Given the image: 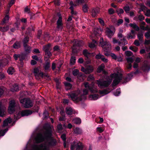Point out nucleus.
Instances as JSON below:
<instances>
[{
	"label": "nucleus",
	"mask_w": 150,
	"mask_h": 150,
	"mask_svg": "<svg viewBox=\"0 0 150 150\" xmlns=\"http://www.w3.org/2000/svg\"><path fill=\"white\" fill-rule=\"evenodd\" d=\"M103 56V55H102V54H98L96 56V59H101Z\"/></svg>",
	"instance_id": "52"
},
{
	"label": "nucleus",
	"mask_w": 150,
	"mask_h": 150,
	"mask_svg": "<svg viewBox=\"0 0 150 150\" xmlns=\"http://www.w3.org/2000/svg\"><path fill=\"white\" fill-rule=\"evenodd\" d=\"M32 112L31 111L28 110H25L21 112H19L18 113L17 112L16 114L14 115V118L16 120H18L21 116H27L31 115Z\"/></svg>",
	"instance_id": "4"
},
{
	"label": "nucleus",
	"mask_w": 150,
	"mask_h": 150,
	"mask_svg": "<svg viewBox=\"0 0 150 150\" xmlns=\"http://www.w3.org/2000/svg\"><path fill=\"white\" fill-rule=\"evenodd\" d=\"M123 22V20L122 19H119L117 21V25H120Z\"/></svg>",
	"instance_id": "60"
},
{
	"label": "nucleus",
	"mask_w": 150,
	"mask_h": 150,
	"mask_svg": "<svg viewBox=\"0 0 150 150\" xmlns=\"http://www.w3.org/2000/svg\"><path fill=\"white\" fill-rule=\"evenodd\" d=\"M142 69L144 71H148L149 67L147 64H144L142 67Z\"/></svg>",
	"instance_id": "41"
},
{
	"label": "nucleus",
	"mask_w": 150,
	"mask_h": 150,
	"mask_svg": "<svg viewBox=\"0 0 150 150\" xmlns=\"http://www.w3.org/2000/svg\"><path fill=\"white\" fill-rule=\"evenodd\" d=\"M43 49L45 51H49L50 50V45H48L43 47Z\"/></svg>",
	"instance_id": "40"
},
{
	"label": "nucleus",
	"mask_w": 150,
	"mask_h": 150,
	"mask_svg": "<svg viewBox=\"0 0 150 150\" xmlns=\"http://www.w3.org/2000/svg\"><path fill=\"white\" fill-rule=\"evenodd\" d=\"M66 113L68 115H71L72 113H74L75 112L74 110L70 107H67L66 109Z\"/></svg>",
	"instance_id": "19"
},
{
	"label": "nucleus",
	"mask_w": 150,
	"mask_h": 150,
	"mask_svg": "<svg viewBox=\"0 0 150 150\" xmlns=\"http://www.w3.org/2000/svg\"><path fill=\"white\" fill-rule=\"evenodd\" d=\"M72 122L76 124H79L81 123V120L79 118H76L73 120Z\"/></svg>",
	"instance_id": "32"
},
{
	"label": "nucleus",
	"mask_w": 150,
	"mask_h": 150,
	"mask_svg": "<svg viewBox=\"0 0 150 150\" xmlns=\"http://www.w3.org/2000/svg\"><path fill=\"white\" fill-rule=\"evenodd\" d=\"M67 95L75 103H77L82 100V97L83 96L81 95L80 91L79 90L69 93L67 94Z\"/></svg>",
	"instance_id": "3"
},
{
	"label": "nucleus",
	"mask_w": 150,
	"mask_h": 150,
	"mask_svg": "<svg viewBox=\"0 0 150 150\" xmlns=\"http://www.w3.org/2000/svg\"><path fill=\"white\" fill-rule=\"evenodd\" d=\"M97 44V43L95 41L93 40L92 42L89 44V46L91 48H93L95 47Z\"/></svg>",
	"instance_id": "22"
},
{
	"label": "nucleus",
	"mask_w": 150,
	"mask_h": 150,
	"mask_svg": "<svg viewBox=\"0 0 150 150\" xmlns=\"http://www.w3.org/2000/svg\"><path fill=\"white\" fill-rule=\"evenodd\" d=\"M115 71L116 72L111 75L110 76L108 77L107 81H98L97 84L98 86L101 88L107 87L110 84L113 79H114L113 85L115 86L118 84L122 79V74L119 68L116 69Z\"/></svg>",
	"instance_id": "2"
},
{
	"label": "nucleus",
	"mask_w": 150,
	"mask_h": 150,
	"mask_svg": "<svg viewBox=\"0 0 150 150\" xmlns=\"http://www.w3.org/2000/svg\"><path fill=\"white\" fill-rule=\"evenodd\" d=\"M145 15L147 16H150V10H147L145 13Z\"/></svg>",
	"instance_id": "54"
},
{
	"label": "nucleus",
	"mask_w": 150,
	"mask_h": 150,
	"mask_svg": "<svg viewBox=\"0 0 150 150\" xmlns=\"http://www.w3.org/2000/svg\"><path fill=\"white\" fill-rule=\"evenodd\" d=\"M79 71L77 69H75L73 71V74L74 76L76 75L78 73Z\"/></svg>",
	"instance_id": "55"
},
{
	"label": "nucleus",
	"mask_w": 150,
	"mask_h": 150,
	"mask_svg": "<svg viewBox=\"0 0 150 150\" xmlns=\"http://www.w3.org/2000/svg\"><path fill=\"white\" fill-rule=\"evenodd\" d=\"M76 59L74 57H72L70 60V62L71 64H74L75 62Z\"/></svg>",
	"instance_id": "43"
},
{
	"label": "nucleus",
	"mask_w": 150,
	"mask_h": 150,
	"mask_svg": "<svg viewBox=\"0 0 150 150\" xmlns=\"http://www.w3.org/2000/svg\"><path fill=\"white\" fill-rule=\"evenodd\" d=\"M20 43L19 42H16L13 45V47L14 48H18L20 47Z\"/></svg>",
	"instance_id": "33"
},
{
	"label": "nucleus",
	"mask_w": 150,
	"mask_h": 150,
	"mask_svg": "<svg viewBox=\"0 0 150 150\" xmlns=\"http://www.w3.org/2000/svg\"><path fill=\"white\" fill-rule=\"evenodd\" d=\"M83 53L84 55L87 58H88L89 57L91 56L92 54L86 50H84L83 51Z\"/></svg>",
	"instance_id": "27"
},
{
	"label": "nucleus",
	"mask_w": 150,
	"mask_h": 150,
	"mask_svg": "<svg viewBox=\"0 0 150 150\" xmlns=\"http://www.w3.org/2000/svg\"><path fill=\"white\" fill-rule=\"evenodd\" d=\"M74 132L76 134H80L82 132V130L79 128H76L74 129Z\"/></svg>",
	"instance_id": "29"
},
{
	"label": "nucleus",
	"mask_w": 150,
	"mask_h": 150,
	"mask_svg": "<svg viewBox=\"0 0 150 150\" xmlns=\"http://www.w3.org/2000/svg\"><path fill=\"white\" fill-rule=\"evenodd\" d=\"M117 12L118 13V15L120 16L121 13H123L124 11L122 9L120 8L117 10Z\"/></svg>",
	"instance_id": "47"
},
{
	"label": "nucleus",
	"mask_w": 150,
	"mask_h": 150,
	"mask_svg": "<svg viewBox=\"0 0 150 150\" xmlns=\"http://www.w3.org/2000/svg\"><path fill=\"white\" fill-rule=\"evenodd\" d=\"M120 93V88H118L116 90L115 92H114V95L115 96H117Z\"/></svg>",
	"instance_id": "45"
},
{
	"label": "nucleus",
	"mask_w": 150,
	"mask_h": 150,
	"mask_svg": "<svg viewBox=\"0 0 150 150\" xmlns=\"http://www.w3.org/2000/svg\"><path fill=\"white\" fill-rule=\"evenodd\" d=\"M75 148L76 150H82L83 145L80 142L74 141L71 144V150H74Z\"/></svg>",
	"instance_id": "6"
},
{
	"label": "nucleus",
	"mask_w": 150,
	"mask_h": 150,
	"mask_svg": "<svg viewBox=\"0 0 150 150\" xmlns=\"http://www.w3.org/2000/svg\"><path fill=\"white\" fill-rule=\"evenodd\" d=\"M125 53L126 55L128 57L131 56L132 55V53L130 51H126Z\"/></svg>",
	"instance_id": "48"
},
{
	"label": "nucleus",
	"mask_w": 150,
	"mask_h": 150,
	"mask_svg": "<svg viewBox=\"0 0 150 150\" xmlns=\"http://www.w3.org/2000/svg\"><path fill=\"white\" fill-rule=\"evenodd\" d=\"M99 12V10L98 8H97L93 9L92 11V16L93 17H95Z\"/></svg>",
	"instance_id": "21"
},
{
	"label": "nucleus",
	"mask_w": 150,
	"mask_h": 150,
	"mask_svg": "<svg viewBox=\"0 0 150 150\" xmlns=\"http://www.w3.org/2000/svg\"><path fill=\"white\" fill-rule=\"evenodd\" d=\"M6 110L5 106L0 102V117H3L5 115Z\"/></svg>",
	"instance_id": "14"
},
{
	"label": "nucleus",
	"mask_w": 150,
	"mask_h": 150,
	"mask_svg": "<svg viewBox=\"0 0 150 150\" xmlns=\"http://www.w3.org/2000/svg\"><path fill=\"white\" fill-rule=\"evenodd\" d=\"M33 72L35 74V76L37 79H38L39 76H41L42 78H48V75L46 74H43L41 72V71L39 70L38 68H35L34 69Z\"/></svg>",
	"instance_id": "9"
},
{
	"label": "nucleus",
	"mask_w": 150,
	"mask_h": 150,
	"mask_svg": "<svg viewBox=\"0 0 150 150\" xmlns=\"http://www.w3.org/2000/svg\"><path fill=\"white\" fill-rule=\"evenodd\" d=\"M57 28L58 30H61L63 28V24L62 23V18L61 16H59V18L57 21Z\"/></svg>",
	"instance_id": "15"
},
{
	"label": "nucleus",
	"mask_w": 150,
	"mask_h": 150,
	"mask_svg": "<svg viewBox=\"0 0 150 150\" xmlns=\"http://www.w3.org/2000/svg\"><path fill=\"white\" fill-rule=\"evenodd\" d=\"M5 77V75L4 73L3 72H0V79H2Z\"/></svg>",
	"instance_id": "59"
},
{
	"label": "nucleus",
	"mask_w": 150,
	"mask_h": 150,
	"mask_svg": "<svg viewBox=\"0 0 150 150\" xmlns=\"http://www.w3.org/2000/svg\"><path fill=\"white\" fill-rule=\"evenodd\" d=\"M9 19V17L8 16L6 15V16L5 17L4 19L3 20L1 24H4L7 22Z\"/></svg>",
	"instance_id": "37"
},
{
	"label": "nucleus",
	"mask_w": 150,
	"mask_h": 150,
	"mask_svg": "<svg viewBox=\"0 0 150 150\" xmlns=\"http://www.w3.org/2000/svg\"><path fill=\"white\" fill-rule=\"evenodd\" d=\"M105 67V65L103 64H101L100 66H99L97 69V71L98 72L100 73L102 71L104 68Z\"/></svg>",
	"instance_id": "28"
},
{
	"label": "nucleus",
	"mask_w": 150,
	"mask_h": 150,
	"mask_svg": "<svg viewBox=\"0 0 150 150\" xmlns=\"http://www.w3.org/2000/svg\"><path fill=\"white\" fill-rule=\"evenodd\" d=\"M54 1L55 5H59V0H54Z\"/></svg>",
	"instance_id": "63"
},
{
	"label": "nucleus",
	"mask_w": 150,
	"mask_h": 150,
	"mask_svg": "<svg viewBox=\"0 0 150 150\" xmlns=\"http://www.w3.org/2000/svg\"><path fill=\"white\" fill-rule=\"evenodd\" d=\"M108 13L109 14H112L114 13L115 11L113 9L110 8L108 10Z\"/></svg>",
	"instance_id": "51"
},
{
	"label": "nucleus",
	"mask_w": 150,
	"mask_h": 150,
	"mask_svg": "<svg viewBox=\"0 0 150 150\" xmlns=\"http://www.w3.org/2000/svg\"><path fill=\"white\" fill-rule=\"evenodd\" d=\"M138 71H137L134 73L132 72L130 74L128 75L127 77L125 78L124 81L123 82V83H126L127 82H128L132 77L134 74H137Z\"/></svg>",
	"instance_id": "17"
},
{
	"label": "nucleus",
	"mask_w": 150,
	"mask_h": 150,
	"mask_svg": "<svg viewBox=\"0 0 150 150\" xmlns=\"http://www.w3.org/2000/svg\"><path fill=\"white\" fill-rule=\"evenodd\" d=\"M61 138L64 141V142H66V137L65 134H62L61 136Z\"/></svg>",
	"instance_id": "58"
},
{
	"label": "nucleus",
	"mask_w": 150,
	"mask_h": 150,
	"mask_svg": "<svg viewBox=\"0 0 150 150\" xmlns=\"http://www.w3.org/2000/svg\"><path fill=\"white\" fill-rule=\"evenodd\" d=\"M100 44L101 47H103L105 46L104 50L105 51H107L111 49V46L109 42L104 41L103 38H100Z\"/></svg>",
	"instance_id": "8"
},
{
	"label": "nucleus",
	"mask_w": 150,
	"mask_h": 150,
	"mask_svg": "<svg viewBox=\"0 0 150 150\" xmlns=\"http://www.w3.org/2000/svg\"><path fill=\"white\" fill-rule=\"evenodd\" d=\"M101 60H102V61L103 62H104L106 63V62H108V59H107L105 58L103 56L102 57V58L101 59Z\"/></svg>",
	"instance_id": "61"
},
{
	"label": "nucleus",
	"mask_w": 150,
	"mask_h": 150,
	"mask_svg": "<svg viewBox=\"0 0 150 150\" xmlns=\"http://www.w3.org/2000/svg\"><path fill=\"white\" fill-rule=\"evenodd\" d=\"M112 42L113 44H115L117 43L119 45L121 44V42L120 41H118L115 39V38H112Z\"/></svg>",
	"instance_id": "38"
},
{
	"label": "nucleus",
	"mask_w": 150,
	"mask_h": 150,
	"mask_svg": "<svg viewBox=\"0 0 150 150\" xmlns=\"http://www.w3.org/2000/svg\"><path fill=\"white\" fill-rule=\"evenodd\" d=\"M139 19L140 20L142 21L144 19V17L142 15H140L138 17Z\"/></svg>",
	"instance_id": "64"
},
{
	"label": "nucleus",
	"mask_w": 150,
	"mask_h": 150,
	"mask_svg": "<svg viewBox=\"0 0 150 150\" xmlns=\"http://www.w3.org/2000/svg\"><path fill=\"white\" fill-rule=\"evenodd\" d=\"M14 72V69L11 67L9 68L7 71V72L9 74H12Z\"/></svg>",
	"instance_id": "34"
},
{
	"label": "nucleus",
	"mask_w": 150,
	"mask_h": 150,
	"mask_svg": "<svg viewBox=\"0 0 150 150\" xmlns=\"http://www.w3.org/2000/svg\"><path fill=\"white\" fill-rule=\"evenodd\" d=\"M51 132L50 131H47L43 134H38L35 138L36 142L39 143L43 141H45V143L40 146L35 145L32 150H49L50 146L55 145L56 141L51 137Z\"/></svg>",
	"instance_id": "1"
},
{
	"label": "nucleus",
	"mask_w": 150,
	"mask_h": 150,
	"mask_svg": "<svg viewBox=\"0 0 150 150\" xmlns=\"http://www.w3.org/2000/svg\"><path fill=\"white\" fill-rule=\"evenodd\" d=\"M135 36L132 35L131 33H129L127 34V38L128 39L134 38Z\"/></svg>",
	"instance_id": "39"
},
{
	"label": "nucleus",
	"mask_w": 150,
	"mask_h": 150,
	"mask_svg": "<svg viewBox=\"0 0 150 150\" xmlns=\"http://www.w3.org/2000/svg\"><path fill=\"white\" fill-rule=\"evenodd\" d=\"M84 84L85 87L90 90L92 93H95L97 92L93 84L89 85L87 82H85L84 83Z\"/></svg>",
	"instance_id": "11"
},
{
	"label": "nucleus",
	"mask_w": 150,
	"mask_h": 150,
	"mask_svg": "<svg viewBox=\"0 0 150 150\" xmlns=\"http://www.w3.org/2000/svg\"><path fill=\"white\" fill-rule=\"evenodd\" d=\"M89 98L90 100H95L99 98V96L97 94L91 95L89 96Z\"/></svg>",
	"instance_id": "20"
},
{
	"label": "nucleus",
	"mask_w": 150,
	"mask_h": 150,
	"mask_svg": "<svg viewBox=\"0 0 150 150\" xmlns=\"http://www.w3.org/2000/svg\"><path fill=\"white\" fill-rule=\"evenodd\" d=\"M145 36L147 38L150 37V31H149L146 32L145 34Z\"/></svg>",
	"instance_id": "50"
},
{
	"label": "nucleus",
	"mask_w": 150,
	"mask_h": 150,
	"mask_svg": "<svg viewBox=\"0 0 150 150\" xmlns=\"http://www.w3.org/2000/svg\"><path fill=\"white\" fill-rule=\"evenodd\" d=\"M115 30V28L114 26H111L105 29V33L108 37L111 38L114 35Z\"/></svg>",
	"instance_id": "7"
},
{
	"label": "nucleus",
	"mask_w": 150,
	"mask_h": 150,
	"mask_svg": "<svg viewBox=\"0 0 150 150\" xmlns=\"http://www.w3.org/2000/svg\"><path fill=\"white\" fill-rule=\"evenodd\" d=\"M81 71L86 74H89L93 71V68L92 66L88 65L86 69H85L82 67L81 68Z\"/></svg>",
	"instance_id": "13"
},
{
	"label": "nucleus",
	"mask_w": 150,
	"mask_h": 150,
	"mask_svg": "<svg viewBox=\"0 0 150 150\" xmlns=\"http://www.w3.org/2000/svg\"><path fill=\"white\" fill-rule=\"evenodd\" d=\"M138 38L141 42H143V35L142 33H139L137 35Z\"/></svg>",
	"instance_id": "25"
},
{
	"label": "nucleus",
	"mask_w": 150,
	"mask_h": 150,
	"mask_svg": "<svg viewBox=\"0 0 150 150\" xmlns=\"http://www.w3.org/2000/svg\"><path fill=\"white\" fill-rule=\"evenodd\" d=\"M45 53L46 55H47L49 57H50L51 55V54L50 50L45 51Z\"/></svg>",
	"instance_id": "56"
},
{
	"label": "nucleus",
	"mask_w": 150,
	"mask_h": 150,
	"mask_svg": "<svg viewBox=\"0 0 150 150\" xmlns=\"http://www.w3.org/2000/svg\"><path fill=\"white\" fill-rule=\"evenodd\" d=\"M50 62H47L44 65V67L45 69L46 70H48L50 69Z\"/></svg>",
	"instance_id": "24"
},
{
	"label": "nucleus",
	"mask_w": 150,
	"mask_h": 150,
	"mask_svg": "<svg viewBox=\"0 0 150 150\" xmlns=\"http://www.w3.org/2000/svg\"><path fill=\"white\" fill-rule=\"evenodd\" d=\"M73 47L72 48V51L74 52H75V48L76 46H79L81 45L82 42L77 40H75L73 42Z\"/></svg>",
	"instance_id": "16"
},
{
	"label": "nucleus",
	"mask_w": 150,
	"mask_h": 150,
	"mask_svg": "<svg viewBox=\"0 0 150 150\" xmlns=\"http://www.w3.org/2000/svg\"><path fill=\"white\" fill-rule=\"evenodd\" d=\"M18 90V87L16 84L14 85L11 88V91L13 92L16 91Z\"/></svg>",
	"instance_id": "30"
},
{
	"label": "nucleus",
	"mask_w": 150,
	"mask_h": 150,
	"mask_svg": "<svg viewBox=\"0 0 150 150\" xmlns=\"http://www.w3.org/2000/svg\"><path fill=\"white\" fill-rule=\"evenodd\" d=\"M127 62L129 64H131L133 61V59L132 57H127L126 58Z\"/></svg>",
	"instance_id": "44"
},
{
	"label": "nucleus",
	"mask_w": 150,
	"mask_h": 150,
	"mask_svg": "<svg viewBox=\"0 0 150 150\" xmlns=\"http://www.w3.org/2000/svg\"><path fill=\"white\" fill-rule=\"evenodd\" d=\"M129 25L130 27H132L133 28L135 29L136 30H139V28L137 25H136V24L135 23H130Z\"/></svg>",
	"instance_id": "26"
},
{
	"label": "nucleus",
	"mask_w": 150,
	"mask_h": 150,
	"mask_svg": "<svg viewBox=\"0 0 150 150\" xmlns=\"http://www.w3.org/2000/svg\"><path fill=\"white\" fill-rule=\"evenodd\" d=\"M9 105L8 108V111L10 114L13 113L15 110V103L14 100H12L9 102Z\"/></svg>",
	"instance_id": "10"
},
{
	"label": "nucleus",
	"mask_w": 150,
	"mask_h": 150,
	"mask_svg": "<svg viewBox=\"0 0 150 150\" xmlns=\"http://www.w3.org/2000/svg\"><path fill=\"white\" fill-rule=\"evenodd\" d=\"M8 129H5L4 130H0V136H3L5 134L6 132L8 131Z\"/></svg>",
	"instance_id": "36"
},
{
	"label": "nucleus",
	"mask_w": 150,
	"mask_h": 150,
	"mask_svg": "<svg viewBox=\"0 0 150 150\" xmlns=\"http://www.w3.org/2000/svg\"><path fill=\"white\" fill-rule=\"evenodd\" d=\"M29 40V38L26 37L23 40V45L25 50L28 52H29L30 51V48L26 44Z\"/></svg>",
	"instance_id": "12"
},
{
	"label": "nucleus",
	"mask_w": 150,
	"mask_h": 150,
	"mask_svg": "<svg viewBox=\"0 0 150 150\" xmlns=\"http://www.w3.org/2000/svg\"><path fill=\"white\" fill-rule=\"evenodd\" d=\"M109 92V91H108L107 90H104L103 91H100L99 93L102 96L108 93Z\"/></svg>",
	"instance_id": "31"
},
{
	"label": "nucleus",
	"mask_w": 150,
	"mask_h": 150,
	"mask_svg": "<svg viewBox=\"0 0 150 150\" xmlns=\"http://www.w3.org/2000/svg\"><path fill=\"white\" fill-rule=\"evenodd\" d=\"M8 26L4 27L3 28L1 27H0V30L2 31H6L8 30Z\"/></svg>",
	"instance_id": "46"
},
{
	"label": "nucleus",
	"mask_w": 150,
	"mask_h": 150,
	"mask_svg": "<svg viewBox=\"0 0 150 150\" xmlns=\"http://www.w3.org/2000/svg\"><path fill=\"white\" fill-rule=\"evenodd\" d=\"M110 56L112 57V58L115 60H116L117 57L116 55L112 53L110 54Z\"/></svg>",
	"instance_id": "53"
},
{
	"label": "nucleus",
	"mask_w": 150,
	"mask_h": 150,
	"mask_svg": "<svg viewBox=\"0 0 150 150\" xmlns=\"http://www.w3.org/2000/svg\"><path fill=\"white\" fill-rule=\"evenodd\" d=\"M64 83L66 90L70 89L72 88V86L70 83L67 82H65Z\"/></svg>",
	"instance_id": "23"
},
{
	"label": "nucleus",
	"mask_w": 150,
	"mask_h": 150,
	"mask_svg": "<svg viewBox=\"0 0 150 150\" xmlns=\"http://www.w3.org/2000/svg\"><path fill=\"white\" fill-rule=\"evenodd\" d=\"M88 7L86 4H85L83 6V10L84 12H87L88 11Z\"/></svg>",
	"instance_id": "42"
},
{
	"label": "nucleus",
	"mask_w": 150,
	"mask_h": 150,
	"mask_svg": "<svg viewBox=\"0 0 150 150\" xmlns=\"http://www.w3.org/2000/svg\"><path fill=\"white\" fill-rule=\"evenodd\" d=\"M12 120L10 117H8L3 122L2 127H3L7 126L8 124L10 123L11 122Z\"/></svg>",
	"instance_id": "18"
},
{
	"label": "nucleus",
	"mask_w": 150,
	"mask_h": 150,
	"mask_svg": "<svg viewBox=\"0 0 150 150\" xmlns=\"http://www.w3.org/2000/svg\"><path fill=\"white\" fill-rule=\"evenodd\" d=\"M70 5H71V6L69 8L70 9H73L74 7L75 6H76V5L74 4L73 2L72 1L70 2Z\"/></svg>",
	"instance_id": "49"
},
{
	"label": "nucleus",
	"mask_w": 150,
	"mask_h": 150,
	"mask_svg": "<svg viewBox=\"0 0 150 150\" xmlns=\"http://www.w3.org/2000/svg\"><path fill=\"white\" fill-rule=\"evenodd\" d=\"M120 41L121 42V44L122 45H125L127 44V41L124 38L122 39H120Z\"/></svg>",
	"instance_id": "35"
},
{
	"label": "nucleus",
	"mask_w": 150,
	"mask_h": 150,
	"mask_svg": "<svg viewBox=\"0 0 150 150\" xmlns=\"http://www.w3.org/2000/svg\"><path fill=\"white\" fill-rule=\"evenodd\" d=\"M97 131L99 132L100 133L102 132H103L104 130L101 127H98L97 128Z\"/></svg>",
	"instance_id": "57"
},
{
	"label": "nucleus",
	"mask_w": 150,
	"mask_h": 150,
	"mask_svg": "<svg viewBox=\"0 0 150 150\" xmlns=\"http://www.w3.org/2000/svg\"><path fill=\"white\" fill-rule=\"evenodd\" d=\"M20 103L23 106L26 108H28L32 107L33 105L32 102L28 98H25L20 100Z\"/></svg>",
	"instance_id": "5"
},
{
	"label": "nucleus",
	"mask_w": 150,
	"mask_h": 150,
	"mask_svg": "<svg viewBox=\"0 0 150 150\" xmlns=\"http://www.w3.org/2000/svg\"><path fill=\"white\" fill-rule=\"evenodd\" d=\"M134 43L135 45L137 46H138L140 45L139 41L137 40L134 41Z\"/></svg>",
	"instance_id": "62"
}]
</instances>
